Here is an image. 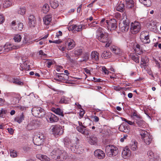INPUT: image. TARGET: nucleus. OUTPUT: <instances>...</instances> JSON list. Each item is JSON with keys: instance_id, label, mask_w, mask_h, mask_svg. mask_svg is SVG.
<instances>
[{"instance_id": "obj_1", "label": "nucleus", "mask_w": 161, "mask_h": 161, "mask_svg": "<svg viewBox=\"0 0 161 161\" xmlns=\"http://www.w3.org/2000/svg\"><path fill=\"white\" fill-rule=\"evenodd\" d=\"M97 29L96 32V38L100 42L106 43L105 47H109L112 44V40L109 37V34L104 32L102 28L97 26Z\"/></svg>"}, {"instance_id": "obj_2", "label": "nucleus", "mask_w": 161, "mask_h": 161, "mask_svg": "<svg viewBox=\"0 0 161 161\" xmlns=\"http://www.w3.org/2000/svg\"><path fill=\"white\" fill-rule=\"evenodd\" d=\"M122 18L123 19V22L120 23L119 24V27L120 31L122 32H126L128 31L130 27V22L128 19H127V16L126 14L123 13L122 14Z\"/></svg>"}, {"instance_id": "obj_3", "label": "nucleus", "mask_w": 161, "mask_h": 161, "mask_svg": "<svg viewBox=\"0 0 161 161\" xmlns=\"http://www.w3.org/2000/svg\"><path fill=\"white\" fill-rule=\"evenodd\" d=\"M105 151L107 155L109 157L115 156L118 153V150L117 148L112 145H109L107 146Z\"/></svg>"}, {"instance_id": "obj_4", "label": "nucleus", "mask_w": 161, "mask_h": 161, "mask_svg": "<svg viewBox=\"0 0 161 161\" xmlns=\"http://www.w3.org/2000/svg\"><path fill=\"white\" fill-rule=\"evenodd\" d=\"M140 134L144 142L147 145H149L152 141V136L147 131L142 130L140 131Z\"/></svg>"}, {"instance_id": "obj_5", "label": "nucleus", "mask_w": 161, "mask_h": 161, "mask_svg": "<svg viewBox=\"0 0 161 161\" xmlns=\"http://www.w3.org/2000/svg\"><path fill=\"white\" fill-rule=\"evenodd\" d=\"M32 113L34 116L39 118L44 116L45 114V110L41 107H33L32 109Z\"/></svg>"}, {"instance_id": "obj_6", "label": "nucleus", "mask_w": 161, "mask_h": 161, "mask_svg": "<svg viewBox=\"0 0 161 161\" xmlns=\"http://www.w3.org/2000/svg\"><path fill=\"white\" fill-rule=\"evenodd\" d=\"M141 29V25L139 22H135L131 23L130 32L131 33L136 34L139 32Z\"/></svg>"}, {"instance_id": "obj_7", "label": "nucleus", "mask_w": 161, "mask_h": 161, "mask_svg": "<svg viewBox=\"0 0 161 161\" xmlns=\"http://www.w3.org/2000/svg\"><path fill=\"white\" fill-rule=\"evenodd\" d=\"M51 131L54 135H61L63 132V129L61 126L59 125H52L50 128Z\"/></svg>"}, {"instance_id": "obj_8", "label": "nucleus", "mask_w": 161, "mask_h": 161, "mask_svg": "<svg viewBox=\"0 0 161 161\" xmlns=\"http://www.w3.org/2000/svg\"><path fill=\"white\" fill-rule=\"evenodd\" d=\"M107 26L108 29L110 31L115 29L117 27V21L115 19H113L109 20H106Z\"/></svg>"}, {"instance_id": "obj_9", "label": "nucleus", "mask_w": 161, "mask_h": 161, "mask_svg": "<svg viewBox=\"0 0 161 161\" xmlns=\"http://www.w3.org/2000/svg\"><path fill=\"white\" fill-rule=\"evenodd\" d=\"M70 149L74 152L78 154H80L83 152L84 150L81 145L79 143H76L74 145L71 146Z\"/></svg>"}, {"instance_id": "obj_10", "label": "nucleus", "mask_w": 161, "mask_h": 161, "mask_svg": "<svg viewBox=\"0 0 161 161\" xmlns=\"http://www.w3.org/2000/svg\"><path fill=\"white\" fill-rule=\"evenodd\" d=\"M64 42L65 46L67 47L68 50H72L75 46V43L73 39H67Z\"/></svg>"}, {"instance_id": "obj_11", "label": "nucleus", "mask_w": 161, "mask_h": 161, "mask_svg": "<svg viewBox=\"0 0 161 161\" xmlns=\"http://www.w3.org/2000/svg\"><path fill=\"white\" fill-rule=\"evenodd\" d=\"M119 129L120 131L126 133H128L130 132L129 126L125 123H122L119 125Z\"/></svg>"}, {"instance_id": "obj_12", "label": "nucleus", "mask_w": 161, "mask_h": 161, "mask_svg": "<svg viewBox=\"0 0 161 161\" xmlns=\"http://www.w3.org/2000/svg\"><path fill=\"white\" fill-rule=\"evenodd\" d=\"M110 49L114 53L117 55L120 56L123 54L122 51L117 46L114 45L112 46Z\"/></svg>"}, {"instance_id": "obj_13", "label": "nucleus", "mask_w": 161, "mask_h": 161, "mask_svg": "<svg viewBox=\"0 0 161 161\" xmlns=\"http://www.w3.org/2000/svg\"><path fill=\"white\" fill-rule=\"evenodd\" d=\"M94 155L96 158L100 159L103 158L105 156L104 153L100 149L96 150L94 152Z\"/></svg>"}, {"instance_id": "obj_14", "label": "nucleus", "mask_w": 161, "mask_h": 161, "mask_svg": "<svg viewBox=\"0 0 161 161\" xmlns=\"http://www.w3.org/2000/svg\"><path fill=\"white\" fill-rule=\"evenodd\" d=\"M61 150L57 148L54 149L51 152L50 155L55 159H58V156H59Z\"/></svg>"}, {"instance_id": "obj_15", "label": "nucleus", "mask_w": 161, "mask_h": 161, "mask_svg": "<svg viewBox=\"0 0 161 161\" xmlns=\"http://www.w3.org/2000/svg\"><path fill=\"white\" fill-rule=\"evenodd\" d=\"M47 119L48 121H49L50 123H52L57 122L59 119L56 116L51 114L50 115L47 116Z\"/></svg>"}, {"instance_id": "obj_16", "label": "nucleus", "mask_w": 161, "mask_h": 161, "mask_svg": "<svg viewBox=\"0 0 161 161\" xmlns=\"http://www.w3.org/2000/svg\"><path fill=\"white\" fill-rule=\"evenodd\" d=\"M28 25L31 27H34L35 25V19L34 16L30 15L28 18Z\"/></svg>"}, {"instance_id": "obj_17", "label": "nucleus", "mask_w": 161, "mask_h": 161, "mask_svg": "<svg viewBox=\"0 0 161 161\" xmlns=\"http://www.w3.org/2000/svg\"><path fill=\"white\" fill-rule=\"evenodd\" d=\"M86 128H84L83 127L77 126L76 127V130L81 134L86 135H88L89 133L87 130L86 129Z\"/></svg>"}, {"instance_id": "obj_18", "label": "nucleus", "mask_w": 161, "mask_h": 161, "mask_svg": "<svg viewBox=\"0 0 161 161\" xmlns=\"http://www.w3.org/2000/svg\"><path fill=\"white\" fill-rule=\"evenodd\" d=\"M131 152L129 148L125 147L124 149L122 154L123 158H126L127 157L130 156Z\"/></svg>"}, {"instance_id": "obj_19", "label": "nucleus", "mask_w": 161, "mask_h": 161, "mask_svg": "<svg viewBox=\"0 0 161 161\" xmlns=\"http://www.w3.org/2000/svg\"><path fill=\"white\" fill-rule=\"evenodd\" d=\"M67 153L63 150H61L59 156H58V159L63 160L67 158Z\"/></svg>"}, {"instance_id": "obj_20", "label": "nucleus", "mask_w": 161, "mask_h": 161, "mask_svg": "<svg viewBox=\"0 0 161 161\" xmlns=\"http://www.w3.org/2000/svg\"><path fill=\"white\" fill-rule=\"evenodd\" d=\"M91 58L94 61H97L99 60V53L97 52H92L91 53Z\"/></svg>"}, {"instance_id": "obj_21", "label": "nucleus", "mask_w": 161, "mask_h": 161, "mask_svg": "<svg viewBox=\"0 0 161 161\" xmlns=\"http://www.w3.org/2000/svg\"><path fill=\"white\" fill-rule=\"evenodd\" d=\"M52 16L50 15H46L43 18L44 24L46 25H49L52 20Z\"/></svg>"}, {"instance_id": "obj_22", "label": "nucleus", "mask_w": 161, "mask_h": 161, "mask_svg": "<svg viewBox=\"0 0 161 161\" xmlns=\"http://www.w3.org/2000/svg\"><path fill=\"white\" fill-rule=\"evenodd\" d=\"M52 111L57 114L61 116L62 117L64 116V114H63V111L60 108H52Z\"/></svg>"}, {"instance_id": "obj_23", "label": "nucleus", "mask_w": 161, "mask_h": 161, "mask_svg": "<svg viewBox=\"0 0 161 161\" xmlns=\"http://www.w3.org/2000/svg\"><path fill=\"white\" fill-rule=\"evenodd\" d=\"M137 142L136 141H132L130 144V148L133 151H135L137 149Z\"/></svg>"}, {"instance_id": "obj_24", "label": "nucleus", "mask_w": 161, "mask_h": 161, "mask_svg": "<svg viewBox=\"0 0 161 161\" xmlns=\"http://www.w3.org/2000/svg\"><path fill=\"white\" fill-rule=\"evenodd\" d=\"M3 5L4 8L10 7L13 5L12 1L11 0H3Z\"/></svg>"}, {"instance_id": "obj_25", "label": "nucleus", "mask_w": 161, "mask_h": 161, "mask_svg": "<svg viewBox=\"0 0 161 161\" xmlns=\"http://www.w3.org/2000/svg\"><path fill=\"white\" fill-rule=\"evenodd\" d=\"M50 4L53 8H56L59 5L58 2L57 0H50Z\"/></svg>"}, {"instance_id": "obj_26", "label": "nucleus", "mask_w": 161, "mask_h": 161, "mask_svg": "<svg viewBox=\"0 0 161 161\" xmlns=\"http://www.w3.org/2000/svg\"><path fill=\"white\" fill-rule=\"evenodd\" d=\"M111 53L109 51H104L101 54V57L105 59L111 57Z\"/></svg>"}, {"instance_id": "obj_27", "label": "nucleus", "mask_w": 161, "mask_h": 161, "mask_svg": "<svg viewBox=\"0 0 161 161\" xmlns=\"http://www.w3.org/2000/svg\"><path fill=\"white\" fill-rule=\"evenodd\" d=\"M25 116L22 113L19 116L16 117L14 118V120L19 124L21 123L24 120Z\"/></svg>"}, {"instance_id": "obj_28", "label": "nucleus", "mask_w": 161, "mask_h": 161, "mask_svg": "<svg viewBox=\"0 0 161 161\" xmlns=\"http://www.w3.org/2000/svg\"><path fill=\"white\" fill-rule=\"evenodd\" d=\"M82 49L80 48H76L74 50V53L76 57L82 54Z\"/></svg>"}, {"instance_id": "obj_29", "label": "nucleus", "mask_w": 161, "mask_h": 161, "mask_svg": "<svg viewBox=\"0 0 161 161\" xmlns=\"http://www.w3.org/2000/svg\"><path fill=\"white\" fill-rule=\"evenodd\" d=\"M97 141V138L94 136H92L89 137V142L91 145L95 144Z\"/></svg>"}, {"instance_id": "obj_30", "label": "nucleus", "mask_w": 161, "mask_h": 161, "mask_svg": "<svg viewBox=\"0 0 161 161\" xmlns=\"http://www.w3.org/2000/svg\"><path fill=\"white\" fill-rule=\"evenodd\" d=\"M36 157L41 160L49 161L50 159L46 155L40 154L37 155Z\"/></svg>"}, {"instance_id": "obj_31", "label": "nucleus", "mask_w": 161, "mask_h": 161, "mask_svg": "<svg viewBox=\"0 0 161 161\" xmlns=\"http://www.w3.org/2000/svg\"><path fill=\"white\" fill-rule=\"evenodd\" d=\"M90 122V121L89 119H85V121L83 123L79 121H78V123L79 125V126L83 127L84 128H86L87 126L88 125L87 123H89Z\"/></svg>"}, {"instance_id": "obj_32", "label": "nucleus", "mask_w": 161, "mask_h": 161, "mask_svg": "<svg viewBox=\"0 0 161 161\" xmlns=\"http://www.w3.org/2000/svg\"><path fill=\"white\" fill-rule=\"evenodd\" d=\"M33 142L35 145L39 146L41 145V144L43 142L36 136L34 137L33 139Z\"/></svg>"}, {"instance_id": "obj_33", "label": "nucleus", "mask_w": 161, "mask_h": 161, "mask_svg": "<svg viewBox=\"0 0 161 161\" xmlns=\"http://www.w3.org/2000/svg\"><path fill=\"white\" fill-rule=\"evenodd\" d=\"M126 5L128 8H130L134 6V2L133 0H125Z\"/></svg>"}, {"instance_id": "obj_34", "label": "nucleus", "mask_w": 161, "mask_h": 161, "mask_svg": "<svg viewBox=\"0 0 161 161\" xmlns=\"http://www.w3.org/2000/svg\"><path fill=\"white\" fill-rule=\"evenodd\" d=\"M135 51L136 53L140 55L142 53V48L138 44L136 45Z\"/></svg>"}, {"instance_id": "obj_35", "label": "nucleus", "mask_w": 161, "mask_h": 161, "mask_svg": "<svg viewBox=\"0 0 161 161\" xmlns=\"http://www.w3.org/2000/svg\"><path fill=\"white\" fill-rule=\"evenodd\" d=\"M18 14L21 15H24L26 12V8L25 6H22L20 7L18 11Z\"/></svg>"}, {"instance_id": "obj_36", "label": "nucleus", "mask_w": 161, "mask_h": 161, "mask_svg": "<svg viewBox=\"0 0 161 161\" xmlns=\"http://www.w3.org/2000/svg\"><path fill=\"white\" fill-rule=\"evenodd\" d=\"M4 52H8L10 50H11L13 49L14 48H13V47L12 46V45L11 44H5L4 47Z\"/></svg>"}, {"instance_id": "obj_37", "label": "nucleus", "mask_w": 161, "mask_h": 161, "mask_svg": "<svg viewBox=\"0 0 161 161\" xmlns=\"http://www.w3.org/2000/svg\"><path fill=\"white\" fill-rule=\"evenodd\" d=\"M125 5L123 3H119L116 8V9L118 11L121 12H123L124 10Z\"/></svg>"}, {"instance_id": "obj_38", "label": "nucleus", "mask_w": 161, "mask_h": 161, "mask_svg": "<svg viewBox=\"0 0 161 161\" xmlns=\"http://www.w3.org/2000/svg\"><path fill=\"white\" fill-rule=\"evenodd\" d=\"M139 2L144 5L149 7L151 4V2L150 0H139Z\"/></svg>"}, {"instance_id": "obj_39", "label": "nucleus", "mask_w": 161, "mask_h": 161, "mask_svg": "<svg viewBox=\"0 0 161 161\" xmlns=\"http://www.w3.org/2000/svg\"><path fill=\"white\" fill-rule=\"evenodd\" d=\"M135 122L139 127H143L144 126V122L139 119H136Z\"/></svg>"}, {"instance_id": "obj_40", "label": "nucleus", "mask_w": 161, "mask_h": 161, "mask_svg": "<svg viewBox=\"0 0 161 161\" xmlns=\"http://www.w3.org/2000/svg\"><path fill=\"white\" fill-rule=\"evenodd\" d=\"M49 10V7L48 4H44L42 8V11L44 13H47Z\"/></svg>"}, {"instance_id": "obj_41", "label": "nucleus", "mask_w": 161, "mask_h": 161, "mask_svg": "<svg viewBox=\"0 0 161 161\" xmlns=\"http://www.w3.org/2000/svg\"><path fill=\"white\" fill-rule=\"evenodd\" d=\"M131 58L134 60L135 62L137 63H139V57L137 55H135L134 54H132L130 56Z\"/></svg>"}, {"instance_id": "obj_42", "label": "nucleus", "mask_w": 161, "mask_h": 161, "mask_svg": "<svg viewBox=\"0 0 161 161\" xmlns=\"http://www.w3.org/2000/svg\"><path fill=\"white\" fill-rule=\"evenodd\" d=\"M148 35V33L147 31H142L140 35V40H143L144 38L145 37L147 36Z\"/></svg>"}, {"instance_id": "obj_43", "label": "nucleus", "mask_w": 161, "mask_h": 161, "mask_svg": "<svg viewBox=\"0 0 161 161\" xmlns=\"http://www.w3.org/2000/svg\"><path fill=\"white\" fill-rule=\"evenodd\" d=\"M58 77L61 80H68L67 76L65 74H61L58 75Z\"/></svg>"}, {"instance_id": "obj_44", "label": "nucleus", "mask_w": 161, "mask_h": 161, "mask_svg": "<svg viewBox=\"0 0 161 161\" xmlns=\"http://www.w3.org/2000/svg\"><path fill=\"white\" fill-rule=\"evenodd\" d=\"M142 42L144 44L149 43L150 42V40L149 39V35L145 37L144 38L143 40H141Z\"/></svg>"}, {"instance_id": "obj_45", "label": "nucleus", "mask_w": 161, "mask_h": 161, "mask_svg": "<svg viewBox=\"0 0 161 161\" xmlns=\"http://www.w3.org/2000/svg\"><path fill=\"white\" fill-rule=\"evenodd\" d=\"M21 36L19 34L15 35L14 37V39L15 41L17 42H20L21 40Z\"/></svg>"}, {"instance_id": "obj_46", "label": "nucleus", "mask_w": 161, "mask_h": 161, "mask_svg": "<svg viewBox=\"0 0 161 161\" xmlns=\"http://www.w3.org/2000/svg\"><path fill=\"white\" fill-rule=\"evenodd\" d=\"M148 61V58L147 57L143 56L141 58V63L147 64Z\"/></svg>"}, {"instance_id": "obj_47", "label": "nucleus", "mask_w": 161, "mask_h": 161, "mask_svg": "<svg viewBox=\"0 0 161 161\" xmlns=\"http://www.w3.org/2000/svg\"><path fill=\"white\" fill-rule=\"evenodd\" d=\"M10 156L13 158L16 157L17 156V152L15 150H11L10 151Z\"/></svg>"}, {"instance_id": "obj_48", "label": "nucleus", "mask_w": 161, "mask_h": 161, "mask_svg": "<svg viewBox=\"0 0 161 161\" xmlns=\"http://www.w3.org/2000/svg\"><path fill=\"white\" fill-rule=\"evenodd\" d=\"M23 26V25L22 23H19L17 24L16 27V30L22 31Z\"/></svg>"}, {"instance_id": "obj_49", "label": "nucleus", "mask_w": 161, "mask_h": 161, "mask_svg": "<svg viewBox=\"0 0 161 161\" xmlns=\"http://www.w3.org/2000/svg\"><path fill=\"white\" fill-rule=\"evenodd\" d=\"M32 125H33V128L34 129L37 128L39 126L38 123L39 122L36 120H33L31 122Z\"/></svg>"}, {"instance_id": "obj_50", "label": "nucleus", "mask_w": 161, "mask_h": 161, "mask_svg": "<svg viewBox=\"0 0 161 161\" xmlns=\"http://www.w3.org/2000/svg\"><path fill=\"white\" fill-rule=\"evenodd\" d=\"M64 145L66 146H72L71 145V142L68 138H65L64 139Z\"/></svg>"}, {"instance_id": "obj_51", "label": "nucleus", "mask_w": 161, "mask_h": 161, "mask_svg": "<svg viewBox=\"0 0 161 161\" xmlns=\"http://www.w3.org/2000/svg\"><path fill=\"white\" fill-rule=\"evenodd\" d=\"M30 38L28 36H25L24 37V39L23 40V42L24 43H29L30 42Z\"/></svg>"}, {"instance_id": "obj_52", "label": "nucleus", "mask_w": 161, "mask_h": 161, "mask_svg": "<svg viewBox=\"0 0 161 161\" xmlns=\"http://www.w3.org/2000/svg\"><path fill=\"white\" fill-rule=\"evenodd\" d=\"M147 154L150 159H152L154 158V154L153 152L151 151H148Z\"/></svg>"}, {"instance_id": "obj_53", "label": "nucleus", "mask_w": 161, "mask_h": 161, "mask_svg": "<svg viewBox=\"0 0 161 161\" xmlns=\"http://www.w3.org/2000/svg\"><path fill=\"white\" fill-rule=\"evenodd\" d=\"M33 125L31 122L29 124H28L27 126V129L28 130H31L34 129L33 128Z\"/></svg>"}, {"instance_id": "obj_54", "label": "nucleus", "mask_w": 161, "mask_h": 161, "mask_svg": "<svg viewBox=\"0 0 161 161\" xmlns=\"http://www.w3.org/2000/svg\"><path fill=\"white\" fill-rule=\"evenodd\" d=\"M149 27L151 29L155 30L156 28V24H155L154 22L150 23L149 25Z\"/></svg>"}, {"instance_id": "obj_55", "label": "nucleus", "mask_w": 161, "mask_h": 161, "mask_svg": "<svg viewBox=\"0 0 161 161\" xmlns=\"http://www.w3.org/2000/svg\"><path fill=\"white\" fill-rule=\"evenodd\" d=\"M66 97L64 96H63L60 101H59V103H67V101L66 99Z\"/></svg>"}, {"instance_id": "obj_56", "label": "nucleus", "mask_w": 161, "mask_h": 161, "mask_svg": "<svg viewBox=\"0 0 161 161\" xmlns=\"http://www.w3.org/2000/svg\"><path fill=\"white\" fill-rule=\"evenodd\" d=\"M100 25L103 27H106L107 26V24L106 22V21L104 19H102L100 21Z\"/></svg>"}, {"instance_id": "obj_57", "label": "nucleus", "mask_w": 161, "mask_h": 161, "mask_svg": "<svg viewBox=\"0 0 161 161\" xmlns=\"http://www.w3.org/2000/svg\"><path fill=\"white\" fill-rule=\"evenodd\" d=\"M76 27V25H70L68 27V30L69 31H75V28Z\"/></svg>"}, {"instance_id": "obj_58", "label": "nucleus", "mask_w": 161, "mask_h": 161, "mask_svg": "<svg viewBox=\"0 0 161 161\" xmlns=\"http://www.w3.org/2000/svg\"><path fill=\"white\" fill-rule=\"evenodd\" d=\"M37 137H38L39 139L43 142L44 139V135L42 134H39L36 136Z\"/></svg>"}, {"instance_id": "obj_59", "label": "nucleus", "mask_w": 161, "mask_h": 161, "mask_svg": "<svg viewBox=\"0 0 161 161\" xmlns=\"http://www.w3.org/2000/svg\"><path fill=\"white\" fill-rule=\"evenodd\" d=\"M131 116L132 117L135 116V117H136L137 118H139V116L137 115V112L136 111H134L132 112L131 113Z\"/></svg>"}, {"instance_id": "obj_60", "label": "nucleus", "mask_w": 161, "mask_h": 161, "mask_svg": "<svg viewBox=\"0 0 161 161\" xmlns=\"http://www.w3.org/2000/svg\"><path fill=\"white\" fill-rule=\"evenodd\" d=\"M114 17L115 18H116V19H121V18H121V14L119 13H116L115 14Z\"/></svg>"}, {"instance_id": "obj_61", "label": "nucleus", "mask_w": 161, "mask_h": 161, "mask_svg": "<svg viewBox=\"0 0 161 161\" xmlns=\"http://www.w3.org/2000/svg\"><path fill=\"white\" fill-rule=\"evenodd\" d=\"M13 83L18 85H21L23 84L22 82L19 81V80L15 79L13 81Z\"/></svg>"}, {"instance_id": "obj_62", "label": "nucleus", "mask_w": 161, "mask_h": 161, "mask_svg": "<svg viewBox=\"0 0 161 161\" xmlns=\"http://www.w3.org/2000/svg\"><path fill=\"white\" fill-rule=\"evenodd\" d=\"M82 26L81 25H76V27L75 28V31H80L82 30Z\"/></svg>"}, {"instance_id": "obj_63", "label": "nucleus", "mask_w": 161, "mask_h": 161, "mask_svg": "<svg viewBox=\"0 0 161 161\" xmlns=\"http://www.w3.org/2000/svg\"><path fill=\"white\" fill-rule=\"evenodd\" d=\"M112 88L116 91H120L121 89L123 88L122 87H119V86H113Z\"/></svg>"}, {"instance_id": "obj_64", "label": "nucleus", "mask_w": 161, "mask_h": 161, "mask_svg": "<svg viewBox=\"0 0 161 161\" xmlns=\"http://www.w3.org/2000/svg\"><path fill=\"white\" fill-rule=\"evenodd\" d=\"M8 133L11 135H12L14 133V130L13 129H12L11 128H8L7 129Z\"/></svg>"}]
</instances>
